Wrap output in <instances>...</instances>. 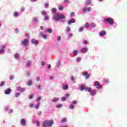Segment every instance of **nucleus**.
<instances>
[{
  "label": "nucleus",
  "instance_id": "ddd939ff",
  "mask_svg": "<svg viewBox=\"0 0 127 127\" xmlns=\"http://www.w3.org/2000/svg\"><path fill=\"white\" fill-rule=\"evenodd\" d=\"M68 88H69V87L67 85H63L62 86L63 90H68Z\"/></svg>",
  "mask_w": 127,
  "mask_h": 127
},
{
  "label": "nucleus",
  "instance_id": "f3484780",
  "mask_svg": "<svg viewBox=\"0 0 127 127\" xmlns=\"http://www.w3.org/2000/svg\"><path fill=\"white\" fill-rule=\"evenodd\" d=\"M100 36H104V35H106V32L105 31H101L99 33Z\"/></svg>",
  "mask_w": 127,
  "mask_h": 127
},
{
  "label": "nucleus",
  "instance_id": "1a4fd4ad",
  "mask_svg": "<svg viewBox=\"0 0 127 127\" xmlns=\"http://www.w3.org/2000/svg\"><path fill=\"white\" fill-rule=\"evenodd\" d=\"M17 89L18 91H20V92H24L25 91V89L21 87V86H18L17 87Z\"/></svg>",
  "mask_w": 127,
  "mask_h": 127
},
{
  "label": "nucleus",
  "instance_id": "5fc2aeb1",
  "mask_svg": "<svg viewBox=\"0 0 127 127\" xmlns=\"http://www.w3.org/2000/svg\"><path fill=\"white\" fill-rule=\"evenodd\" d=\"M75 15V13H74V12H71L70 14V16H73V15Z\"/></svg>",
  "mask_w": 127,
  "mask_h": 127
},
{
  "label": "nucleus",
  "instance_id": "5701e85b",
  "mask_svg": "<svg viewBox=\"0 0 127 127\" xmlns=\"http://www.w3.org/2000/svg\"><path fill=\"white\" fill-rule=\"evenodd\" d=\"M95 94L96 92L94 90H91V91L90 92V95H91L92 96L95 95Z\"/></svg>",
  "mask_w": 127,
  "mask_h": 127
},
{
  "label": "nucleus",
  "instance_id": "a211bd4d",
  "mask_svg": "<svg viewBox=\"0 0 127 127\" xmlns=\"http://www.w3.org/2000/svg\"><path fill=\"white\" fill-rule=\"evenodd\" d=\"M58 101H59V98H55L52 99V102H53L54 103H56V102H58Z\"/></svg>",
  "mask_w": 127,
  "mask_h": 127
},
{
  "label": "nucleus",
  "instance_id": "338daca9",
  "mask_svg": "<svg viewBox=\"0 0 127 127\" xmlns=\"http://www.w3.org/2000/svg\"><path fill=\"white\" fill-rule=\"evenodd\" d=\"M39 80H40V77H37V81H39Z\"/></svg>",
  "mask_w": 127,
  "mask_h": 127
},
{
  "label": "nucleus",
  "instance_id": "9d476101",
  "mask_svg": "<svg viewBox=\"0 0 127 127\" xmlns=\"http://www.w3.org/2000/svg\"><path fill=\"white\" fill-rule=\"evenodd\" d=\"M31 42L33 43V44H35V45H37L38 44V42L37 40H35V39H32Z\"/></svg>",
  "mask_w": 127,
  "mask_h": 127
},
{
  "label": "nucleus",
  "instance_id": "f8f14e48",
  "mask_svg": "<svg viewBox=\"0 0 127 127\" xmlns=\"http://www.w3.org/2000/svg\"><path fill=\"white\" fill-rule=\"evenodd\" d=\"M10 91H11L10 89L8 88L4 91V93L6 95H8V94H10Z\"/></svg>",
  "mask_w": 127,
  "mask_h": 127
},
{
  "label": "nucleus",
  "instance_id": "49530a36",
  "mask_svg": "<svg viewBox=\"0 0 127 127\" xmlns=\"http://www.w3.org/2000/svg\"><path fill=\"white\" fill-rule=\"evenodd\" d=\"M48 32H49V33H52V30L51 29H49L48 30Z\"/></svg>",
  "mask_w": 127,
  "mask_h": 127
},
{
  "label": "nucleus",
  "instance_id": "f03ea898",
  "mask_svg": "<svg viewBox=\"0 0 127 127\" xmlns=\"http://www.w3.org/2000/svg\"><path fill=\"white\" fill-rule=\"evenodd\" d=\"M54 18L55 20L59 21L60 19H64L66 18V16H65V15H60L59 13H57L55 15Z\"/></svg>",
  "mask_w": 127,
  "mask_h": 127
},
{
  "label": "nucleus",
  "instance_id": "4be33fe9",
  "mask_svg": "<svg viewBox=\"0 0 127 127\" xmlns=\"http://www.w3.org/2000/svg\"><path fill=\"white\" fill-rule=\"evenodd\" d=\"M32 84V81L31 80L28 81V82H27L28 86H31Z\"/></svg>",
  "mask_w": 127,
  "mask_h": 127
},
{
  "label": "nucleus",
  "instance_id": "58836bf2",
  "mask_svg": "<svg viewBox=\"0 0 127 127\" xmlns=\"http://www.w3.org/2000/svg\"><path fill=\"white\" fill-rule=\"evenodd\" d=\"M56 11H57L56 8H53L52 12H56Z\"/></svg>",
  "mask_w": 127,
  "mask_h": 127
},
{
  "label": "nucleus",
  "instance_id": "412c9836",
  "mask_svg": "<svg viewBox=\"0 0 127 127\" xmlns=\"http://www.w3.org/2000/svg\"><path fill=\"white\" fill-rule=\"evenodd\" d=\"M31 65L30 61H28L26 64V67H29Z\"/></svg>",
  "mask_w": 127,
  "mask_h": 127
},
{
  "label": "nucleus",
  "instance_id": "69168bd1",
  "mask_svg": "<svg viewBox=\"0 0 127 127\" xmlns=\"http://www.w3.org/2000/svg\"><path fill=\"white\" fill-rule=\"evenodd\" d=\"M65 96H66V97H69L70 96V95L69 94H68V93H66L65 94Z\"/></svg>",
  "mask_w": 127,
  "mask_h": 127
},
{
  "label": "nucleus",
  "instance_id": "c85d7f7f",
  "mask_svg": "<svg viewBox=\"0 0 127 127\" xmlns=\"http://www.w3.org/2000/svg\"><path fill=\"white\" fill-rule=\"evenodd\" d=\"M15 58H16V59H18V58L19 57V55L16 54L14 55Z\"/></svg>",
  "mask_w": 127,
  "mask_h": 127
},
{
  "label": "nucleus",
  "instance_id": "4d7b16f0",
  "mask_svg": "<svg viewBox=\"0 0 127 127\" xmlns=\"http://www.w3.org/2000/svg\"><path fill=\"white\" fill-rule=\"evenodd\" d=\"M33 98V95H31L29 97V99H31Z\"/></svg>",
  "mask_w": 127,
  "mask_h": 127
},
{
  "label": "nucleus",
  "instance_id": "7c9ffc66",
  "mask_svg": "<svg viewBox=\"0 0 127 127\" xmlns=\"http://www.w3.org/2000/svg\"><path fill=\"white\" fill-rule=\"evenodd\" d=\"M33 22L34 23H36V22H37V17L34 18Z\"/></svg>",
  "mask_w": 127,
  "mask_h": 127
},
{
  "label": "nucleus",
  "instance_id": "13d9d810",
  "mask_svg": "<svg viewBox=\"0 0 127 127\" xmlns=\"http://www.w3.org/2000/svg\"><path fill=\"white\" fill-rule=\"evenodd\" d=\"M58 41H60V40H61V36H59L58 37Z\"/></svg>",
  "mask_w": 127,
  "mask_h": 127
},
{
  "label": "nucleus",
  "instance_id": "39448f33",
  "mask_svg": "<svg viewBox=\"0 0 127 127\" xmlns=\"http://www.w3.org/2000/svg\"><path fill=\"white\" fill-rule=\"evenodd\" d=\"M27 44H28V41L27 40V39H25L22 41V45L27 46Z\"/></svg>",
  "mask_w": 127,
  "mask_h": 127
},
{
  "label": "nucleus",
  "instance_id": "774afa93",
  "mask_svg": "<svg viewBox=\"0 0 127 127\" xmlns=\"http://www.w3.org/2000/svg\"><path fill=\"white\" fill-rule=\"evenodd\" d=\"M24 9H25L24 7H22L21 8V10H22V11H24Z\"/></svg>",
  "mask_w": 127,
  "mask_h": 127
},
{
  "label": "nucleus",
  "instance_id": "8fccbe9b",
  "mask_svg": "<svg viewBox=\"0 0 127 127\" xmlns=\"http://www.w3.org/2000/svg\"><path fill=\"white\" fill-rule=\"evenodd\" d=\"M72 36H73V34H72L71 33H70L69 34H68L69 37H72Z\"/></svg>",
  "mask_w": 127,
  "mask_h": 127
},
{
  "label": "nucleus",
  "instance_id": "423d86ee",
  "mask_svg": "<svg viewBox=\"0 0 127 127\" xmlns=\"http://www.w3.org/2000/svg\"><path fill=\"white\" fill-rule=\"evenodd\" d=\"M83 76H85V79L90 78V74L87 71H85L83 73Z\"/></svg>",
  "mask_w": 127,
  "mask_h": 127
},
{
  "label": "nucleus",
  "instance_id": "e2e57ef3",
  "mask_svg": "<svg viewBox=\"0 0 127 127\" xmlns=\"http://www.w3.org/2000/svg\"><path fill=\"white\" fill-rule=\"evenodd\" d=\"M84 44H88V41H87L86 40H84Z\"/></svg>",
  "mask_w": 127,
  "mask_h": 127
},
{
  "label": "nucleus",
  "instance_id": "e433bc0d",
  "mask_svg": "<svg viewBox=\"0 0 127 127\" xmlns=\"http://www.w3.org/2000/svg\"><path fill=\"white\" fill-rule=\"evenodd\" d=\"M62 107V104H59L56 106V108H61Z\"/></svg>",
  "mask_w": 127,
  "mask_h": 127
},
{
  "label": "nucleus",
  "instance_id": "f257e3e1",
  "mask_svg": "<svg viewBox=\"0 0 127 127\" xmlns=\"http://www.w3.org/2000/svg\"><path fill=\"white\" fill-rule=\"evenodd\" d=\"M53 124H54V122L53 121V120H46L43 123V127H52V125H53Z\"/></svg>",
  "mask_w": 127,
  "mask_h": 127
},
{
  "label": "nucleus",
  "instance_id": "c9c22d12",
  "mask_svg": "<svg viewBox=\"0 0 127 127\" xmlns=\"http://www.w3.org/2000/svg\"><path fill=\"white\" fill-rule=\"evenodd\" d=\"M49 4H48V3H45V7L47 8V7H49Z\"/></svg>",
  "mask_w": 127,
  "mask_h": 127
},
{
  "label": "nucleus",
  "instance_id": "9b49d317",
  "mask_svg": "<svg viewBox=\"0 0 127 127\" xmlns=\"http://www.w3.org/2000/svg\"><path fill=\"white\" fill-rule=\"evenodd\" d=\"M68 24H71V23H75V19L72 18L70 20L68 21Z\"/></svg>",
  "mask_w": 127,
  "mask_h": 127
},
{
  "label": "nucleus",
  "instance_id": "ea45409f",
  "mask_svg": "<svg viewBox=\"0 0 127 127\" xmlns=\"http://www.w3.org/2000/svg\"><path fill=\"white\" fill-rule=\"evenodd\" d=\"M41 99V96L38 97L36 100V102H39V101H40Z\"/></svg>",
  "mask_w": 127,
  "mask_h": 127
},
{
  "label": "nucleus",
  "instance_id": "473e14b6",
  "mask_svg": "<svg viewBox=\"0 0 127 127\" xmlns=\"http://www.w3.org/2000/svg\"><path fill=\"white\" fill-rule=\"evenodd\" d=\"M84 89H85V87L84 86L82 85L81 86H80V91H83Z\"/></svg>",
  "mask_w": 127,
  "mask_h": 127
},
{
  "label": "nucleus",
  "instance_id": "72a5a7b5",
  "mask_svg": "<svg viewBox=\"0 0 127 127\" xmlns=\"http://www.w3.org/2000/svg\"><path fill=\"white\" fill-rule=\"evenodd\" d=\"M86 2L87 3H88V4H91V0H86Z\"/></svg>",
  "mask_w": 127,
  "mask_h": 127
},
{
  "label": "nucleus",
  "instance_id": "20e7f679",
  "mask_svg": "<svg viewBox=\"0 0 127 127\" xmlns=\"http://www.w3.org/2000/svg\"><path fill=\"white\" fill-rule=\"evenodd\" d=\"M94 86L96 87V89H101L102 88V84H100V82L96 81L94 82Z\"/></svg>",
  "mask_w": 127,
  "mask_h": 127
},
{
  "label": "nucleus",
  "instance_id": "6ab92c4d",
  "mask_svg": "<svg viewBox=\"0 0 127 127\" xmlns=\"http://www.w3.org/2000/svg\"><path fill=\"white\" fill-rule=\"evenodd\" d=\"M67 122V119L63 118L61 121V122L62 123H66Z\"/></svg>",
  "mask_w": 127,
  "mask_h": 127
},
{
  "label": "nucleus",
  "instance_id": "a878e982",
  "mask_svg": "<svg viewBox=\"0 0 127 127\" xmlns=\"http://www.w3.org/2000/svg\"><path fill=\"white\" fill-rule=\"evenodd\" d=\"M66 31L67 32H70V31H71V29L70 28V27H66Z\"/></svg>",
  "mask_w": 127,
  "mask_h": 127
},
{
  "label": "nucleus",
  "instance_id": "4c0bfd02",
  "mask_svg": "<svg viewBox=\"0 0 127 127\" xmlns=\"http://www.w3.org/2000/svg\"><path fill=\"white\" fill-rule=\"evenodd\" d=\"M63 8H64L63 6H60L59 7V9L60 10H63Z\"/></svg>",
  "mask_w": 127,
  "mask_h": 127
},
{
  "label": "nucleus",
  "instance_id": "a18cd8bd",
  "mask_svg": "<svg viewBox=\"0 0 127 127\" xmlns=\"http://www.w3.org/2000/svg\"><path fill=\"white\" fill-rule=\"evenodd\" d=\"M41 66H45V62H42L41 64Z\"/></svg>",
  "mask_w": 127,
  "mask_h": 127
},
{
  "label": "nucleus",
  "instance_id": "2eb2a0df",
  "mask_svg": "<svg viewBox=\"0 0 127 127\" xmlns=\"http://www.w3.org/2000/svg\"><path fill=\"white\" fill-rule=\"evenodd\" d=\"M85 91L86 92H92V88L91 87H89V88L86 87L85 88Z\"/></svg>",
  "mask_w": 127,
  "mask_h": 127
},
{
  "label": "nucleus",
  "instance_id": "c756f323",
  "mask_svg": "<svg viewBox=\"0 0 127 127\" xmlns=\"http://www.w3.org/2000/svg\"><path fill=\"white\" fill-rule=\"evenodd\" d=\"M20 95V93L19 92H17L15 94V97L17 98L18 97H19Z\"/></svg>",
  "mask_w": 127,
  "mask_h": 127
},
{
  "label": "nucleus",
  "instance_id": "c03bdc74",
  "mask_svg": "<svg viewBox=\"0 0 127 127\" xmlns=\"http://www.w3.org/2000/svg\"><path fill=\"white\" fill-rule=\"evenodd\" d=\"M44 19L46 20H47L48 19H49V17L48 16H45L44 17Z\"/></svg>",
  "mask_w": 127,
  "mask_h": 127
},
{
  "label": "nucleus",
  "instance_id": "0eeeda50",
  "mask_svg": "<svg viewBox=\"0 0 127 127\" xmlns=\"http://www.w3.org/2000/svg\"><path fill=\"white\" fill-rule=\"evenodd\" d=\"M83 11H84V12H86V10H87L88 12H90V11L92 10V8L91 7H89L87 8V7H85L83 8Z\"/></svg>",
  "mask_w": 127,
  "mask_h": 127
},
{
  "label": "nucleus",
  "instance_id": "bf43d9fd",
  "mask_svg": "<svg viewBox=\"0 0 127 127\" xmlns=\"http://www.w3.org/2000/svg\"><path fill=\"white\" fill-rule=\"evenodd\" d=\"M40 28L41 29V30H43L44 29V27L41 26Z\"/></svg>",
  "mask_w": 127,
  "mask_h": 127
},
{
  "label": "nucleus",
  "instance_id": "603ef678",
  "mask_svg": "<svg viewBox=\"0 0 127 127\" xmlns=\"http://www.w3.org/2000/svg\"><path fill=\"white\" fill-rule=\"evenodd\" d=\"M72 104H73V105H76V104H77V101H73L72 102Z\"/></svg>",
  "mask_w": 127,
  "mask_h": 127
},
{
  "label": "nucleus",
  "instance_id": "6e6552de",
  "mask_svg": "<svg viewBox=\"0 0 127 127\" xmlns=\"http://www.w3.org/2000/svg\"><path fill=\"white\" fill-rule=\"evenodd\" d=\"M4 48H5V46H4V45H2L1 46L0 49V54L4 53V51L3 50Z\"/></svg>",
  "mask_w": 127,
  "mask_h": 127
},
{
  "label": "nucleus",
  "instance_id": "37998d69",
  "mask_svg": "<svg viewBox=\"0 0 127 127\" xmlns=\"http://www.w3.org/2000/svg\"><path fill=\"white\" fill-rule=\"evenodd\" d=\"M91 26L92 27H96V24H95V23H91Z\"/></svg>",
  "mask_w": 127,
  "mask_h": 127
},
{
  "label": "nucleus",
  "instance_id": "de8ad7c7",
  "mask_svg": "<svg viewBox=\"0 0 127 127\" xmlns=\"http://www.w3.org/2000/svg\"><path fill=\"white\" fill-rule=\"evenodd\" d=\"M62 101H63V102H64V101H66V97H63L62 99Z\"/></svg>",
  "mask_w": 127,
  "mask_h": 127
},
{
  "label": "nucleus",
  "instance_id": "052dcab7",
  "mask_svg": "<svg viewBox=\"0 0 127 127\" xmlns=\"http://www.w3.org/2000/svg\"><path fill=\"white\" fill-rule=\"evenodd\" d=\"M40 125L39 124V121H37L36 122V126H37V127H39V126Z\"/></svg>",
  "mask_w": 127,
  "mask_h": 127
},
{
  "label": "nucleus",
  "instance_id": "864d4df0",
  "mask_svg": "<svg viewBox=\"0 0 127 127\" xmlns=\"http://www.w3.org/2000/svg\"><path fill=\"white\" fill-rule=\"evenodd\" d=\"M64 2L65 3H69V0H64Z\"/></svg>",
  "mask_w": 127,
  "mask_h": 127
},
{
  "label": "nucleus",
  "instance_id": "bb28decb",
  "mask_svg": "<svg viewBox=\"0 0 127 127\" xmlns=\"http://www.w3.org/2000/svg\"><path fill=\"white\" fill-rule=\"evenodd\" d=\"M77 54H78V51H77V50H75L73 52V55H74V56H76Z\"/></svg>",
  "mask_w": 127,
  "mask_h": 127
},
{
  "label": "nucleus",
  "instance_id": "b1692460",
  "mask_svg": "<svg viewBox=\"0 0 127 127\" xmlns=\"http://www.w3.org/2000/svg\"><path fill=\"white\" fill-rule=\"evenodd\" d=\"M84 26H85V28H88L90 26V25L89 24V23L87 22L85 23Z\"/></svg>",
  "mask_w": 127,
  "mask_h": 127
},
{
  "label": "nucleus",
  "instance_id": "6e6d98bb",
  "mask_svg": "<svg viewBox=\"0 0 127 127\" xmlns=\"http://www.w3.org/2000/svg\"><path fill=\"white\" fill-rule=\"evenodd\" d=\"M40 88H41L40 85H37V90H39V89H40Z\"/></svg>",
  "mask_w": 127,
  "mask_h": 127
},
{
  "label": "nucleus",
  "instance_id": "aec40b11",
  "mask_svg": "<svg viewBox=\"0 0 127 127\" xmlns=\"http://www.w3.org/2000/svg\"><path fill=\"white\" fill-rule=\"evenodd\" d=\"M39 105H40V102H38L37 105L35 106V108L38 110L39 109Z\"/></svg>",
  "mask_w": 127,
  "mask_h": 127
},
{
  "label": "nucleus",
  "instance_id": "79ce46f5",
  "mask_svg": "<svg viewBox=\"0 0 127 127\" xmlns=\"http://www.w3.org/2000/svg\"><path fill=\"white\" fill-rule=\"evenodd\" d=\"M77 62H80L81 61V59L79 57L77 58L76 59Z\"/></svg>",
  "mask_w": 127,
  "mask_h": 127
},
{
  "label": "nucleus",
  "instance_id": "7ed1b4c3",
  "mask_svg": "<svg viewBox=\"0 0 127 127\" xmlns=\"http://www.w3.org/2000/svg\"><path fill=\"white\" fill-rule=\"evenodd\" d=\"M104 21L106 23H109L110 25H113L114 24V19L111 18L104 19Z\"/></svg>",
  "mask_w": 127,
  "mask_h": 127
},
{
  "label": "nucleus",
  "instance_id": "4468645a",
  "mask_svg": "<svg viewBox=\"0 0 127 127\" xmlns=\"http://www.w3.org/2000/svg\"><path fill=\"white\" fill-rule=\"evenodd\" d=\"M20 123L23 126H25V125H26V123L25 122V119H21L20 121Z\"/></svg>",
  "mask_w": 127,
  "mask_h": 127
},
{
  "label": "nucleus",
  "instance_id": "a19ab883",
  "mask_svg": "<svg viewBox=\"0 0 127 127\" xmlns=\"http://www.w3.org/2000/svg\"><path fill=\"white\" fill-rule=\"evenodd\" d=\"M42 36L43 38H44L45 39H46L47 38V35H42Z\"/></svg>",
  "mask_w": 127,
  "mask_h": 127
},
{
  "label": "nucleus",
  "instance_id": "0e129e2a",
  "mask_svg": "<svg viewBox=\"0 0 127 127\" xmlns=\"http://www.w3.org/2000/svg\"><path fill=\"white\" fill-rule=\"evenodd\" d=\"M71 81H74V76L71 77Z\"/></svg>",
  "mask_w": 127,
  "mask_h": 127
},
{
  "label": "nucleus",
  "instance_id": "680f3d73",
  "mask_svg": "<svg viewBox=\"0 0 127 127\" xmlns=\"http://www.w3.org/2000/svg\"><path fill=\"white\" fill-rule=\"evenodd\" d=\"M34 106V105L33 104H31L30 105L29 107H30V108H32Z\"/></svg>",
  "mask_w": 127,
  "mask_h": 127
},
{
  "label": "nucleus",
  "instance_id": "f704fd0d",
  "mask_svg": "<svg viewBox=\"0 0 127 127\" xmlns=\"http://www.w3.org/2000/svg\"><path fill=\"white\" fill-rule=\"evenodd\" d=\"M4 85V82L1 81V83H0V87H2Z\"/></svg>",
  "mask_w": 127,
  "mask_h": 127
},
{
  "label": "nucleus",
  "instance_id": "09e8293b",
  "mask_svg": "<svg viewBox=\"0 0 127 127\" xmlns=\"http://www.w3.org/2000/svg\"><path fill=\"white\" fill-rule=\"evenodd\" d=\"M14 78V77L13 75H11L9 77V78L10 80H13V78Z\"/></svg>",
  "mask_w": 127,
  "mask_h": 127
},
{
  "label": "nucleus",
  "instance_id": "dca6fc26",
  "mask_svg": "<svg viewBox=\"0 0 127 127\" xmlns=\"http://www.w3.org/2000/svg\"><path fill=\"white\" fill-rule=\"evenodd\" d=\"M87 50H88V49H87V48H84L81 49V52H82V53H85V52H86Z\"/></svg>",
  "mask_w": 127,
  "mask_h": 127
},
{
  "label": "nucleus",
  "instance_id": "393cba45",
  "mask_svg": "<svg viewBox=\"0 0 127 127\" xmlns=\"http://www.w3.org/2000/svg\"><path fill=\"white\" fill-rule=\"evenodd\" d=\"M83 30H84V28H83V27H80L78 30V31L79 32H82V31H83Z\"/></svg>",
  "mask_w": 127,
  "mask_h": 127
},
{
  "label": "nucleus",
  "instance_id": "3c124183",
  "mask_svg": "<svg viewBox=\"0 0 127 127\" xmlns=\"http://www.w3.org/2000/svg\"><path fill=\"white\" fill-rule=\"evenodd\" d=\"M42 14H43V15H45V14H46V12H45V11H42Z\"/></svg>",
  "mask_w": 127,
  "mask_h": 127
},
{
  "label": "nucleus",
  "instance_id": "2f4dec72",
  "mask_svg": "<svg viewBox=\"0 0 127 127\" xmlns=\"http://www.w3.org/2000/svg\"><path fill=\"white\" fill-rule=\"evenodd\" d=\"M75 108V106L74 105H70L69 106L70 110H73Z\"/></svg>",
  "mask_w": 127,
  "mask_h": 127
},
{
  "label": "nucleus",
  "instance_id": "cd10ccee",
  "mask_svg": "<svg viewBox=\"0 0 127 127\" xmlns=\"http://www.w3.org/2000/svg\"><path fill=\"white\" fill-rule=\"evenodd\" d=\"M14 16H15V17L18 16V12H14Z\"/></svg>",
  "mask_w": 127,
  "mask_h": 127
}]
</instances>
